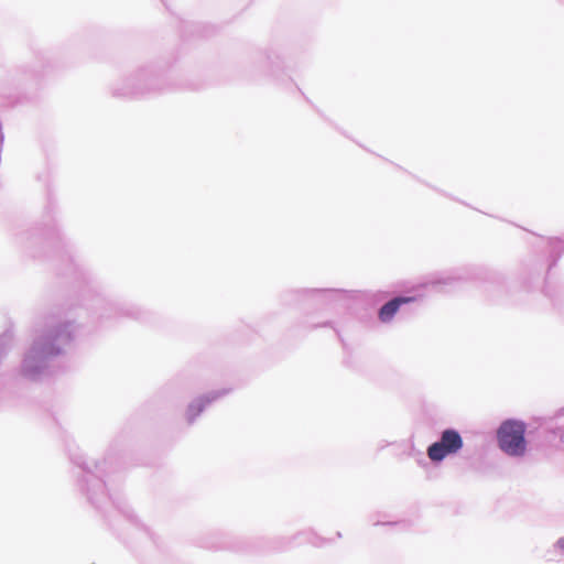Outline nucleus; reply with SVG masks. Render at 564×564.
<instances>
[{
  "instance_id": "f257e3e1",
  "label": "nucleus",
  "mask_w": 564,
  "mask_h": 564,
  "mask_svg": "<svg viewBox=\"0 0 564 564\" xmlns=\"http://www.w3.org/2000/svg\"><path fill=\"white\" fill-rule=\"evenodd\" d=\"M524 433L525 425L522 422L511 420L503 422L497 432L500 448L508 455H523L527 447Z\"/></svg>"
},
{
  "instance_id": "f03ea898",
  "label": "nucleus",
  "mask_w": 564,
  "mask_h": 564,
  "mask_svg": "<svg viewBox=\"0 0 564 564\" xmlns=\"http://www.w3.org/2000/svg\"><path fill=\"white\" fill-rule=\"evenodd\" d=\"M463 438L455 430H445L440 441L427 448V456L432 462H441L449 455L458 453L463 447Z\"/></svg>"
},
{
  "instance_id": "7ed1b4c3",
  "label": "nucleus",
  "mask_w": 564,
  "mask_h": 564,
  "mask_svg": "<svg viewBox=\"0 0 564 564\" xmlns=\"http://www.w3.org/2000/svg\"><path fill=\"white\" fill-rule=\"evenodd\" d=\"M413 301L414 297L411 296H400L392 299L380 308L379 319L383 323L390 322L402 304H406Z\"/></svg>"
},
{
  "instance_id": "20e7f679",
  "label": "nucleus",
  "mask_w": 564,
  "mask_h": 564,
  "mask_svg": "<svg viewBox=\"0 0 564 564\" xmlns=\"http://www.w3.org/2000/svg\"><path fill=\"white\" fill-rule=\"evenodd\" d=\"M209 400L207 399H198L195 402H193L186 412L187 419L189 422H192L205 408L206 403H208Z\"/></svg>"
},
{
  "instance_id": "39448f33",
  "label": "nucleus",
  "mask_w": 564,
  "mask_h": 564,
  "mask_svg": "<svg viewBox=\"0 0 564 564\" xmlns=\"http://www.w3.org/2000/svg\"><path fill=\"white\" fill-rule=\"evenodd\" d=\"M556 545H557L561 550H564V536L557 541Z\"/></svg>"
}]
</instances>
